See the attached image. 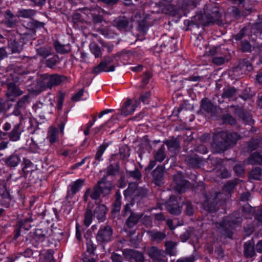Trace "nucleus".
Masks as SVG:
<instances>
[{"label": "nucleus", "instance_id": "obj_1", "mask_svg": "<svg viewBox=\"0 0 262 262\" xmlns=\"http://www.w3.org/2000/svg\"><path fill=\"white\" fill-rule=\"evenodd\" d=\"M205 200L202 204L203 208L208 213H215L226 200V195L224 193L212 191L208 194H204Z\"/></svg>", "mask_w": 262, "mask_h": 262}, {"label": "nucleus", "instance_id": "obj_2", "mask_svg": "<svg viewBox=\"0 0 262 262\" xmlns=\"http://www.w3.org/2000/svg\"><path fill=\"white\" fill-rule=\"evenodd\" d=\"M112 188V182L107 181V176H103L93 187L90 196L93 200L98 199L101 194L105 196L110 194Z\"/></svg>", "mask_w": 262, "mask_h": 262}, {"label": "nucleus", "instance_id": "obj_3", "mask_svg": "<svg viewBox=\"0 0 262 262\" xmlns=\"http://www.w3.org/2000/svg\"><path fill=\"white\" fill-rule=\"evenodd\" d=\"M217 232L220 236L224 238H232L233 230L235 228L227 217L224 218L220 222L215 224Z\"/></svg>", "mask_w": 262, "mask_h": 262}, {"label": "nucleus", "instance_id": "obj_4", "mask_svg": "<svg viewBox=\"0 0 262 262\" xmlns=\"http://www.w3.org/2000/svg\"><path fill=\"white\" fill-rule=\"evenodd\" d=\"M212 149L216 153H223L230 149L222 131L220 132L213 136V142L211 144Z\"/></svg>", "mask_w": 262, "mask_h": 262}, {"label": "nucleus", "instance_id": "obj_5", "mask_svg": "<svg viewBox=\"0 0 262 262\" xmlns=\"http://www.w3.org/2000/svg\"><path fill=\"white\" fill-rule=\"evenodd\" d=\"M208 15L206 9L204 14H198L195 15L193 19L191 21L188 20L185 22L187 27L186 30H192L195 27L199 28L200 26H207L210 23V19L208 17Z\"/></svg>", "mask_w": 262, "mask_h": 262}, {"label": "nucleus", "instance_id": "obj_6", "mask_svg": "<svg viewBox=\"0 0 262 262\" xmlns=\"http://www.w3.org/2000/svg\"><path fill=\"white\" fill-rule=\"evenodd\" d=\"M189 183L183 178L181 172H178L173 176L171 185L174 190L179 193L185 192L189 186Z\"/></svg>", "mask_w": 262, "mask_h": 262}, {"label": "nucleus", "instance_id": "obj_7", "mask_svg": "<svg viewBox=\"0 0 262 262\" xmlns=\"http://www.w3.org/2000/svg\"><path fill=\"white\" fill-rule=\"evenodd\" d=\"M122 254L125 259L130 262H144L143 254L137 250L126 249L122 251Z\"/></svg>", "mask_w": 262, "mask_h": 262}, {"label": "nucleus", "instance_id": "obj_8", "mask_svg": "<svg viewBox=\"0 0 262 262\" xmlns=\"http://www.w3.org/2000/svg\"><path fill=\"white\" fill-rule=\"evenodd\" d=\"M30 95L28 94L19 98L14 105L13 114L15 116H22L23 113L25 112L27 106L30 102Z\"/></svg>", "mask_w": 262, "mask_h": 262}, {"label": "nucleus", "instance_id": "obj_9", "mask_svg": "<svg viewBox=\"0 0 262 262\" xmlns=\"http://www.w3.org/2000/svg\"><path fill=\"white\" fill-rule=\"evenodd\" d=\"M113 235V229L109 225L101 228L98 231L96 239L98 242L105 243L110 242Z\"/></svg>", "mask_w": 262, "mask_h": 262}, {"label": "nucleus", "instance_id": "obj_10", "mask_svg": "<svg viewBox=\"0 0 262 262\" xmlns=\"http://www.w3.org/2000/svg\"><path fill=\"white\" fill-rule=\"evenodd\" d=\"M166 210L174 215H179L181 213V206L178 203L177 197L172 195L165 202Z\"/></svg>", "mask_w": 262, "mask_h": 262}, {"label": "nucleus", "instance_id": "obj_11", "mask_svg": "<svg viewBox=\"0 0 262 262\" xmlns=\"http://www.w3.org/2000/svg\"><path fill=\"white\" fill-rule=\"evenodd\" d=\"M165 167L164 165L158 166L151 172L152 182L156 186H160L164 183Z\"/></svg>", "mask_w": 262, "mask_h": 262}, {"label": "nucleus", "instance_id": "obj_12", "mask_svg": "<svg viewBox=\"0 0 262 262\" xmlns=\"http://www.w3.org/2000/svg\"><path fill=\"white\" fill-rule=\"evenodd\" d=\"M230 107L234 108V114L236 115L239 119H241L245 123L250 125L254 123V120L252 119L250 114L245 110L242 107L231 105Z\"/></svg>", "mask_w": 262, "mask_h": 262}, {"label": "nucleus", "instance_id": "obj_13", "mask_svg": "<svg viewBox=\"0 0 262 262\" xmlns=\"http://www.w3.org/2000/svg\"><path fill=\"white\" fill-rule=\"evenodd\" d=\"M34 235L36 238L41 242L48 239L50 242V238H51L53 235V230L47 226H41L35 229Z\"/></svg>", "mask_w": 262, "mask_h": 262}, {"label": "nucleus", "instance_id": "obj_14", "mask_svg": "<svg viewBox=\"0 0 262 262\" xmlns=\"http://www.w3.org/2000/svg\"><path fill=\"white\" fill-rule=\"evenodd\" d=\"M7 88L6 96L10 101H14V97L19 96L24 93L18 85L13 82L8 83Z\"/></svg>", "mask_w": 262, "mask_h": 262}, {"label": "nucleus", "instance_id": "obj_15", "mask_svg": "<svg viewBox=\"0 0 262 262\" xmlns=\"http://www.w3.org/2000/svg\"><path fill=\"white\" fill-rule=\"evenodd\" d=\"M114 26L119 30L129 31L133 27V25L129 21V19L125 16H120L114 21Z\"/></svg>", "mask_w": 262, "mask_h": 262}, {"label": "nucleus", "instance_id": "obj_16", "mask_svg": "<svg viewBox=\"0 0 262 262\" xmlns=\"http://www.w3.org/2000/svg\"><path fill=\"white\" fill-rule=\"evenodd\" d=\"M222 132L226 140V143L228 145L230 149L234 147L236 145L237 141L242 138V136L236 132L227 131H222Z\"/></svg>", "mask_w": 262, "mask_h": 262}, {"label": "nucleus", "instance_id": "obj_17", "mask_svg": "<svg viewBox=\"0 0 262 262\" xmlns=\"http://www.w3.org/2000/svg\"><path fill=\"white\" fill-rule=\"evenodd\" d=\"M147 233L150 238V241L156 243H160L166 237L164 231L148 230Z\"/></svg>", "mask_w": 262, "mask_h": 262}, {"label": "nucleus", "instance_id": "obj_18", "mask_svg": "<svg viewBox=\"0 0 262 262\" xmlns=\"http://www.w3.org/2000/svg\"><path fill=\"white\" fill-rule=\"evenodd\" d=\"M107 209L105 205L103 204H96V207L94 208L93 212L94 216L97 217L99 222H102L105 220V214Z\"/></svg>", "mask_w": 262, "mask_h": 262}, {"label": "nucleus", "instance_id": "obj_19", "mask_svg": "<svg viewBox=\"0 0 262 262\" xmlns=\"http://www.w3.org/2000/svg\"><path fill=\"white\" fill-rule=\"evenodd\" d=\"M185 162L189 167L198 168H200L202 165L203 159L195 155L193 156H188L185 158Z\"/></svg>", "mask_w": 262, "mask_h": 262}, {"label": "nucleus", "instance_id": "obj_20", "mask_svg": "<svg viewBox=\"0 0 262 262\" xmlns=\"http://www.w3.org/2000/svg\"><path fill=\"white\" fill-rule=\"evenodd\" d=\"M244 255L247 258H252L256 255L254 243L253 240L244 243Z\"/></svg>", "mask_w": 262, "mask_h": 262}, {"label": "nucleus", "instance_id": "obj_21", "mask_svg": "<svg viewBox=\"0 0 262 262\" xmlns=\"http://www.w3.org/2000/svg\"><path fill=\"white\" fill-rule=\"evenodd\" d=\"M33 221L31 217L26 218L24 220H21L18 222L19 226L15 230V234L13 238L16 239L20 235V231L21 228L28 230L31 227L29 223L32 222Z\"/></svg>", "mask_w": 262, "mask_h": 262}, {"label": "nucleus", "instance_id": "obj_22", "mask_svg": "<svg viewBox=\"0 0 262 262\" xmlns=\"http://www.w3.org/2000/svg\"><path fill=\"white\" fill-rule=\"evenodd\" d=\"M206 12L209 18L210 23H214L218 22L221 17V14L219 12L217 7H213L212 8H208L206 9Z\"/></svg>", "mask_w": 262, "mask_h": 262}, {"label": "nucleus", "instance_id": "obj_23", "mask_svg": "<svg viewBox=\"0 0 262 262\" xmlns=\"http://www.w3.org/2000/svg\"><path fill=\"white\" fill-rule=\"evenodd\" d=\"M4 24L9 28H14L17 25V20L15 16L10 10H7L5 13Z\"/></svg>", "mask_w": 262, "mask_h": 262}, {"label": "nucleus", "instance_id": "obj_24", "mask_svg": "<svg viewBox=\"0 0 262 262\" xmlns=\"http://www.w3.org/2000/svg\"><path fill=\"white\" fill-rule=\"evenodd\" d=\"M36 86L40 89H46L48 88L51 89L50 74H45L41 75L37 79Z\"/></svg>", "mask_w": 262, "mask_h": 262}, {"label": "nucleus", "instance_id": "obj_25", "mask_svg": "<svg viewBox=\"0 0 262 262\" xmlns=\"http://www.w3.org/2000/svg\"><path fill=\"white\" fill-rule=\"evenodd\" d=\"M164 143L167 145L169 151L174 154L178 153L180 146V142L177 139L172 138L170 140H166Z\"/></svg>", "mask_w": 262, "mask_h": 262}, {"label": "nucleus", "instance_id": "obj_26", "mask_svg": "<svg viewBox=\"0 0 262 262\" xmlns=\"http://www.w3.org/2000/svg\"><path fill=\"white\" fill-rule=\"evenodd\" d=\"M146 253L152 261L158 256H163V254H165V251L159 249L156 246H151L148 248Z\"/></svg>", "mask_w": 262, "mask_h": 262}, {"label": "nucleus", "instance_id": "obj_27", "mask_svg": "<svg viewBox=\"0 0 262 262\" xmlns=\"http://www.w3.org/2000/svg\"><path fill=\"white\" fill-rule=\"evenodd\" d=\"M233 69L235 72L244 69L250 72L253 70V67L249 60L247 59H243L239 60L238 64L234 67Z\"/></svg>", "mask_w": 262, "mask_h": 262}, {"label": "nucleus", "instance_id": "obj_28", "mask_svg": "<svg viewBox=\"0 0 262 262\" xmlns=\"http://www.w3.org/2000/svg\"><path fill=\"white\" fill-rule=\"evenodd\" d=\"M47 138L51 144L58 142L59 140L58 128L55 126H50L48 131Z\"/></svg>", "mask_w": 262, "mask_h": 262}, {"label": "nucleus", "instance_id": "obj_29", "mask_svg": "<svg viewBox=\"0 0 262 262\" xmlns=\"http://www.w3.org/2000/svg\"><path fill=\"white\" fill-rule=\"evenodd\" d=\"M143 215V213L137 214L134 212H131V213L126 221V225L130 228H132L138 223L139 220Z\"/></svg>", "mask_w": 262, "mask_h": 262}, {"label": "nucleus", "instance_id": "obj_30", "mask_svg": "<svg viewBox=\"0 0 262 262\" xmlns=\"http://www.w3.org/2000/svg\"><path fill=\"white\" fill-rule=\"evenodd\" d=\"M67 77L64 75L56 74H50L51 89L52 87L60 84L62 82L66 80Z\"/></svg>", "mask_w": 262, "mask_h": 262}, {"label": "nucleus", "instance_id": "obj_31", "mask_svg": "<svg viewBox=\"0 0 262 262\" xmlns=\"http://www.w3.org/2000/svg\"><path fill=\"white\" fill-rule=\"evenodd\" d=\"M45 24L43 22L32 19L26 24V28L29 29L31 33L35 34L36 33V29L44 27Z\"/></svg>", "mask_w": 262, "mask_h": 262}, {"label": "nucleus", "instance_id": "obj_32", "mask_svg": "<svg viewBox=\"0 0 262 262\" xmlns=\"http://www.w3.org/2000/svg\"><path fill=\"white\" fill-rule=\"evenodd\" d=\"M196 4L194 0H183L179 6V9L184 12L188 11L195 8Z\"/></svg>", "mask_w": 262, "mask_h": 262}, {"label": "nucleus", "instance_id": "obj_33", "mask_svg": "<svg viewBox=\"0 0 262 262\" xmlns=\"http://www.w3.org/2000/svg\"><path fill=\"white\" fill-rule=\"evenodd\" d=\"M201 107L203 110L208 113L213 112L216 109V107L207 98H203L202 100Z\"/></svg>", "mask_w": 262, "mask_h": 262}, {"label": "nucleus", "instance_id": "obj_34", "mask_svg": "<svg viewBox=\"0 0 262 262\" xmlns=\"http://www.w3.org/2000/svg\"><path fill=\"white\" fill-rule=\"evenodd\" d=\"M248 178L251 180H260L262 176L261 168L259 167H253L248 172Z\"/></svg>", "mask_w": 262, "mask_h": 262}, {"label": "nucleus", "instance_id": "obj_35", "mask_svg": "<svg viewBox=\"0 0 262 262\" xmlns=\"http://www.w3.org/2000/svg\"><path fill=\"white\" fill-rule=\"evenodd\" d=\"M162 42H165L166 47L165 48L166 50L172 51L175 48L176 41L172 36L167 37L166 35H163L162 38Z\"/></svg>", "mask_w": 262, "mask_h": 262}, {"label": "nucleus", "instance_id": "obj_36", "mask_svg": "<svg viewBox=\"0 0 262 262\" xmlns=\"http://www.w3.org/2000/svg\"><path fill=\"white\" fill-rule=\"evenodd\" d=\"M42 180H46V177L41 176V172L40 171H35L31 173L30 181L31 183L40 185Z\"/></svg>", "mask_w": 262, "mask_h": 262}, {"label": "nucleus", "instance_id": "obj_37", "mask_svg": "<svg viewBox=\"0 0 262 262\" xmlns=\"http://www.w3.org/2000/svg\"><path fill=\"white\" fill-rule=\"evenodd\" d=\"M93 216L92 207H91L90 203H89L84 213L83 223L85 226L89 227L91 225Z\"/></svg>", "mask_w": 262, "mask_h": 262}, {"label": "nucleus", "instance_id": "obj_38", "mask_svg": "<svg viewBox=\"0 0 262 262\" xmlns=\"http://www.w3.org/2000/svg\"><path fill=\"white\" fill-rule=\"evenodd\" d=\"M177 244L172 241H167L165 243L166 255H174L176 253V247Z\"/></svg>", "mask_w": 262, "mask_h": 262}, {"label": "nucleus", "instance_id": "obj_39", "mask_svg": "<svg viewBox=\"0 0 262 262\" xmlns=\"http://www.w3.org/2000/svg\"><path fill=\"white\" fill-rule=\"evenodd\" d=\"M237 93V90L233 86H228L224 88L223 92L221 95L223 99L230 98L234 97Z\"/></svg>", "mask_w": 262, "mask_h": 262}, {"label": "nucleus", "instance_id": "obj_40", "mask_svg": "<svg viewBox=\"0 0 262 262\" xmlns=\"http://www.w3.org/2000/svg\"><path fill=\"white\" fill-rule=\"evenodd\" d=\"M21 132L20 130V124H17L14 126L12 130L9 134L10 140L16 141L19 139Z\"/></svg>", "mask_w": 262, "mask_h": 262}, {"label": "nucleus", "instance_id": "obj_41", "mask_svg": "<svg viewBox=\"0 0 262 262\" xmlns=\"http://www.w3.org/2000/svg\"><path fill=\"white\" fill-rule=\"evenodd\" d=\"M248 162L250 164H262V155L259 153L255 152L248 158Z\"/></svg>", "mask_w": 262, "mask_h": 262}, {"label": "nucleus", "instance_id": "obj_42", "mask_svg": "<svg viewBox=\"0 0 262 262\" xmlns=\"http://www.w3.org/2000/svg\"><path fill=\"white\" fill-rule=\"evenodd\" d=\"M120 169L119 163L117 162L114 165L111 164L106 168V175L105 176H115L119 172Z\"/></svg>", "mask_w": 262, "mask_h": 262}, {"label": "nucleus", "instance_id": "obj_43", "mask_svg": "<svg viewBox=\"0 0 262 262\" xmlns=\"http://www.w3.org/2000/svg\"><path fill=\"white\" fill-rule=\"evenodd\" d=\"M20 160L17 155H12L5 160V162L8 166L15 167L20 162Z\"/></svg>", "mask_w": 262, "mask_h": 262}, {"label": "nucleus", "instance_id": "obj_44", "mask_svg": "<svg viewBox=\"0 0 262 262\" xmlns=\"http://www.w3.org/2000/svg\"><path fill=\"white\" fill-rule=\"evenodd\" d=\"M230 59L229 56H222L221 54L219 55L213 57L212 62L214 64L221 66L226 62H228Z\"/></svg>", "mask_w": 262, "mask_h": 262}, {"label": "nucleus", "instance_id": "obj_45", "mask_svg": "<svg viewBox=\"0 0 262 262\" xmlns=\"http://www.w3.org/2000/svg\"><path fill=\"white\" fill-rule=\"evenodd\" d=\"M8 45L12 53L19 52L22 49V46L18 42L16 38L11 39L9 41Z\"/></svg>", "mask_w": 262, "mask_h": 262}, {"label": "nucleus", "instance_id": "obj_46", "mask_svg": "<svg viewBox=\"0 0 262 262\" xmlns=\"http://www.w3.org/2000/svg\"><path fill=\"white\" fill-rule=\"evenodd\" d=\"M233 170L235 175L242 177L245 173V165L241 162H237L233 166Z\"/></svg>", "mask_w": 262, "mask_h": 262}, {"label": "nucleus", "instance_id": "obj_47", "mask_svg": "<svg viewBox=\"0 0 262 262\" xmlns=\"http://www.w3.org/2000/svg\"><path fill=\"white\" fill-rule=\"evenodd\" d=\"M0 195L3 199H8L10 200L12 199L9 190L7 188L6 183H3L0 184Z\"/></svg>", "mask_w": 262, "mask_h": 262}, {"label": "nucleus", "instance_id": "obj_48", "mask_svg": "<svg viewBox=\"0 0 262 262\" xmlns=\"http://www.w3.org/2000/svg\"><path fill=\"white\" fill-rule=\"evenodd\" d=\"M221 118L223 122L225 124L231 125H235L237 124L236 120L230 114L227 113L222 115Z\"/></svg>", "mask_w": 262, "mask_h": 262}, {"label": "nucleus", "instance_id": "obj_49", "mask_svg": "<svg viewBox=\"0 0 262 262\" xmlns=\"http://www.w3.org/2000/svg\"><path fill=\"white\" fill-rule=\"evenodd\" d=\"M125 40L127 43L132 45L134 43H137V45H140L138 42L141 41V39H139L138 38V35H135L132 32H129L126 34L125 36Z\"/></svg>", "mask_w": 262, "mask_h": 262}, {"label": "nucleus", "instance_id": "obj_50", "mask_svg": "<svg viewBox=\"0 0 262 262\" xmlns=\"http://www.w3.org/2000/svg\"><path fill=\"white\" fill-rule=\"evenodd\" d=\"M36 52L37 55L46 58L51 54V49L50 47H41L36 50Z\"/></svg>", "mask_w": 262, "mask_h": 262}, {"label": "nucleus", "instance_id": "obj_51", "mask_svg": "<svg viewBox=\"0 0 262 262\" xmlns=\"http://www.w3.org/2000/svg\"><path fill=\"white\" fill-rule=\"evenodd\" d=\"M192 109V106H191L190 108L187 109L184 105H183L178 109L177 112L179 114H180V117L183 118L184 119H185V120L189 119L190 121H191V118H189L188 117H186V118H185V115L187 114H191Z\"/></svg>", "mask_w": 262, "mask_h": 262}, {"label": "nucleus", "instance_id": "obj_52", "mask_svg": "<svg viewBox=\"0 0 262 262\" xmlns=\"http://www.w3.org/2000/svg\"><path fill=\"white\" fill-rule=\"evenodd\" d=\"M243 219L240 214L238 212H234L229 219V222L234 226L236 224H238L242 223Z\"/></svg>", "mask_w": 262, "mask_h": 262}, {"label": "nucleus", "instance_id": "obj_53", "mask_svg": "<svg viewBox=\"0 0 262 262\" xmlns=\"http://www.w3.org/2000/svg\"><path fill=\"white\" fill-rule=\"evenodd\" d=\"M229 13L236 19L244 17L243 11H241L238 8L235 6L229 8Z\"/></svg>", "mask_w": 262, "mask_h": 262}, {"label": "nucleus", "instance_id": "obj_54", "mask_svg": "<svg viewBox=\"0 0 262 262\" xmlns=\"http://www.w3.org/2000/svg\"><path fill=\"white\" fill-rule=\"evenodd\" d=\"M164 149V145H162L155 155V159L156 161L161 162L165 158Z\"/></svg>", "mask_w": 262, "mask_h": 262}, {"label": "nucleus", "instance_id": "obj_55", "mask_svg": "<svg viewBox=\"0 0 262 262\" xmlns=\"http://www.w3.org/2000/svg\"><path fill=\"white\" fill-rule=\"evenodd\" d=\"M237 184V183L236 181H229L224 185L223 190L224 191L230 194L233 190Z\"/></svg>", "mask_w": 262, "mask_h": 262}, {"label": "nucleus", "instance_id": "obj_56", "mask_svg": "<svg viewBox=\"0 0 262 262\" xmlns=\"http://www.w3.org/2000/svg\"><path fill=\"white\" fill-rule=\"evenodd\" d=\"M183 204L185 207L184 211L185 213L189 216L192 215L194 212V210L192 203L187 201L185 203H183Z\"/></svg>", "mask_w": 262, "mask_h": 262}, {"label": "nucleus", "instance_id": "obj_57", "mask_svg": "<svg viewBox=\"0 0 262 262\" xmlns=\"http://www.w3.org/2000/svg\"><path fill=\"white\" fill-rule=\"evenodd\" d=\"M58 57L57 55H53L52 57L47 59L45 64L50 68H53L58 62Z\"/></svg>", "mask_w": 262, "mask_h": 262}, {"label": "nucleus", "instance_id": "obj_58", "mask_svg": "<svg viewBox=\"0 0 262 262\" xmlns=\"http://www.w3.org/2000/svg\"><path fill=\"white\" fill-rule=\"evenodd\" d=\"M54 251L52 250H48L43 255L42 262H52L54 261L53 257Z\"/></svg>", "mask_w": 262, "mask_h": 262}, {"label": "nucleus", "instance_id": "obj_59", "mask_svg": "<svg viewBox=\"0 0 262 262\" xmlns=\"http://www.w3.org/2000/svg\"><path fill=\"white\" fill-rule=\"evenodd\" d=\"M126 172L130 177L137 181L140 180L141 178V173L137 168L133 171H127Z\"/></svg>", "mask_w": 262, "mask_h": 262}, {"label": "nucleus", "instance_id": "obj_60", "mask_svg": "<svg viewBox=\"0 0 262 262\" xmlns=\"http://www.w3.org/2000/svg\"><path fill=\"white\" fill-rule=\"evenodd\" d=\"M19 16L24 18H29L35 14V11L32 9H23L19 11Z\"/></svg>", "mask_w": 262, "mask_h": 262}, {"label": "nucleus", "instance_id": "obj_61", "mask_svg": "<svg viewBox=\"0 0 262 262\" xmlns=\"http://www.w3.org/2000/svg\"><path fill=\"white\" fill-rule=\"evenodd\" d=\"M146 18L145 17L143 19L138 21V30L141 32L145 33L148 29V25Z\"/></svg>", "mask_w": 262, "mask_h": 262}, {"label": "nucleus", "instance_id": "obj_62", "mask_svg": "<svg viewBox=\"0 0 262 262\" xmlns=\"http://www.w3.org/2000/svg\"><path fill=\"white\" fill-rule=\"evenodd\" d=\"M90 49L92 53L95 55L96 58L99 57L101 55V52L99 47L95 43H92L90 45Z\"/></svg>", "mask_w": 262, "mask_h": 262}, {"label": "nucleus", "instance_id": "obj_63", "mask_svg": "<svg viewBox=\"0 0 262 262\" xmlns=\"http://www.w3.org/2000/svg\"><path fill=\"white\" fill-rule=\"evenodd\" d=\"M54 46L56 51L60 54H65L69 52L65 48V46L61 45L58 41L54 42Z\"/></svg>", "mask_w": 262, "mask_h": 262}, {"label": "nucleus", "instance_id": "obj_64", "mask_svg": "<svg viewBox=\"0 0 262 262\" xmlns=\"http://www.w3.org/2000/svg\"><path fill=\"white\" fill-rule=\"evenodd\" d=\"M259 146V141L258 139H253L250 140L248 144L249 150L252 151L257 149Z\"/></svg>", "mask_w": 262, "mask_h": 262}]
</instances>
